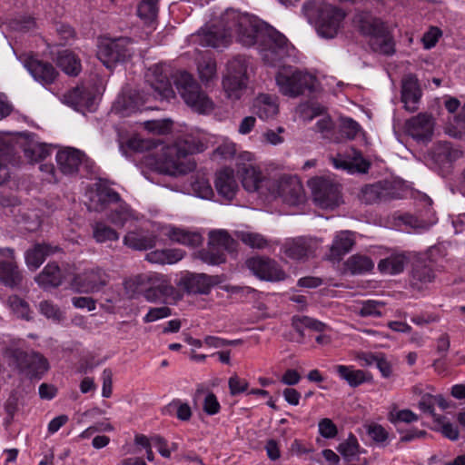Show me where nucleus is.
Instances as JSON below:
<instances>
[{"label":"nucleus","instance_id":"obj_1","mask_svg":"<svg viewBox=\"0 0 465 465\" xmlns=\"http://www.w3.org/2000/svg\"><path fill=\"white\" fill-rule=\"evenodd\" d=\"M265 27L268 25L257 17L231 9L222 15L219 25L201 32L200 44L218 48L227 45L234 37L242 45L252 46L260 39Z\"/></svg>","mask_w":465,"mask_h":465},{"label":"nucleus","instance_id":"obj_2","mask_svg":"<svg viewBox=\"0 0 465 465\" xmlns=\"http://www.w3.org/2000/svg\"><path fill=\"white\" fill-rule=\"evenodd\" d=\"M205 148V144L198 138L186 134L178 137L171 144L162 146L154 163H149V164L163 174L171 176L185 174L195 168V163L188 159V156L202 153Z\"/></svg>","mask_w":465,"mask_h":465},{"label":"nucleus","instance_id":"obj_3","mask_svg":"<svg viewBox=\"0 0 465 465\" xmlns=\"http://www.w3.org/2000/svg\"><path fill=\"white\" fill-rule=\"evenodd\" d=\"M302 10L308 22L315 26L318 35L323 38L335 37L346 16L342 8L320 0L305 1Z\"/></svg>","mask_w":465,"mask_h":465},{"label":"nucleus","instance_id":"obj_4","mask_svg":"<svg viewBox=\"0 0 465 465\" xmlns=\"http://www.w3.org/2000/svg\"><path fill=\"white\" fill-rule=\"evenodd\" d=\"M174 84L184 103L193 111L206 114L214 109L212 99L187 72L179 73L175 77Z\"/></svg>","mask_w":465,"mask_h":465},{"label":"nucleus","instance_id":"obj_5","mask_svg":"<svg viewBox=\"0 0 465 465\" xmlns=\"http://www.w3.org/2000/svg\"><path fill=\"white\" fill-rule=\"evenodd\" d=\"M262 61L275 66L289 54L291 45L288 39L272 26L263 28L260 39L256 43Z\"/></svg>","mask_w":465,"mask_h":465},{"label":"nucleus","instance_id":"obj_6","mask_svg":"<svg viewBox=\"0 0 465 465\" xmlns=\"http://www.w3.org/2000/svg\"><path fill=\"white\" fill-rule=\"evenodd\" d=\"M4 356L9 365H14L20 373L29 379H41L48 370V362L41 354L26 352L18 348H6Z\"/></svg>","mask_w":465,"mask_h":465},{"label":"nucleus","instance_id":"obj_7","mask_svg":"<svg viewBox=\"0 0 465 465\" xmlns=\"http://www.w3.org/2000/svg\"><path fill=\"white\" fill-rule=\"evenodd\" d=\"M276 84L282 94L297 97L306 90L312 91L316 79L311 74L291 67L282 68L275 76Z\"/></svg>","mask_w":465,"mask_h":465},{"label":"nucleus","instance_id":"obj_8","mask_svg":"<svg viewBox=\"0 0 465 465\" xmlns=\"http://www.w3.org/2000/svg\"><path fill=\"white\" fill-rule=\"evenodd\" d=\"M237 242L224 230L212 231L209 232V247L199 252V258L208 264L218 265L225 262L223 250L233 252Z\"/></svg>","mask_w":465,"mask_h":465},{"label":"nucleus","instance_id":"obj_9","mask_svg":"<svg viewBox=\"0 0 465 465\" xmlns=\"http://www.w3.org/2000/svg\"><path fill=\"white\" fill-rule=\"evenodd\" d=\"M134 54L132 43L128 38L104 40L97 51L98 59L110 70L117 64L124 63Z\"/></svg>","mask_w":465,"mask_h":465},{"label":"nucleus","instance_id":"obj_10","mask_svg":"<svg viewBox=\"0 0 465 465\" xmlns=\"http://www.w3.org/2000/svg\"><path fill=\"white\" fill-rule=\"evenodd\" d=\"M315 203L323 209H333L341 201L339 185L331 179L316 176L308 181Z\"/></svg>","mask_w":465,"mask_h":465},{"label":"nucleus","instance_id":"obj_11","mask_svg":"<svg viewBox=\"0 0 465 465\" xmlns=\"http://www.w3.org/2000/svg\"><path fill=\"white\" fill-rule=\"evenodd\" d=\"M247 268L260 280L281 282L287 278V273L273 259L265 256H254L246 261Z\"/></svg>","mask_w":465,"mask_h":465},{"label":"nucleus","instance_id":"obj_12","mask_svg":"<svg viewBox=\"0 0 465 465\" xmlns=\"http://www.w3.org/2000/svg\"><path fill=\"white\" fill-rule=\"evenodd\" d=\"M145 81L151 86L152 95L158 100H169L174 96L166 68L163 64H154L148 68Z\"/></svg>","mask_w":465,"mask_h":465},{"label":"nucleus","instance_id":"obj_13","mask_svg":"<svg viewBox=\"0 0 465 465\" xmlns=\"http://www.w3.org/2000/svg\"><path fill=\"white\" fill-rule=\"evenodd\" d=\"M109 274L100 267H90L76 274L73 285L82 292H99L109 282Z\"/></svg>","mask_w":465,"mask_h":465},{"label":"nucleus","instance_id":"obj_14","mask_svg":"<svg viewBox=\"0 0 465 465\" xmlns=\"http://www.w3.org/2000/svg\"><path fill=\"white\" fill-rule=\"evenodd\" d=\"M331 161L336 169L347 171L349 173H366L371 167V163L354 148H351L345 154L331 156Z\"/></svg>","mask_w":465,"mask_h":465},{"label":"nucleus","instance_id":"obj_15","mask_svg":"<svg viewBox=\"0 0 465 465\" xmlns=\"http://www.w3.org/2000/svg\"><path fill=\"white\" fill-rule=\"evenodd\" d=\"M144 297L149 302H176L181 299L180 292L165 279L155 278L153 284L144 291Z\"/></svg>","mask_w":465,"mask_h":465},{"label":"nucleus","instance_id":"obj_16","mask_svg":"<svg viewBox=\"0 0 465 465\" xmlns=\"http://www.w3.org/2000/svg\"><path fill=\"white\" fill-rule=\"evenodd\" d=\"M217 283V276H209L204 273H189L181 278L178 285L187 293L208 294L212 287Z\"/></svg>","mask_w":465,"mask_h":465},{"label":"nucleus","instance_id":"obj_17","mask_svg":"<svg viewBox=\"0 0 465 465\" xmlns=\"http://www.w3.org/2000/svg\"><path fill=\"white\" fill-rule=\"evenodd\" d=\"M214 187L220 197L232 201L239 191V183L232 168H222L215 173Z\"/></svg>","mask_w":465,"mask_h":465},{"label":"nucleus","instance_id":"obj_18","mask_svg":"<svg viewBox=\"0 0 465 465\" xmlns=\"http://www.w3.org/2000/svg\"><path fill=\"white\" fill-rule=\"evenodd\" d=\"M23 64L34 79L43 85L53 84L58 76L56 69L48 62L28 56Z\"/></svg>","mask_w":465,"mask_h":465},{"label":"nucleus","instance_id":"obj_19","mask_svg":"<svg viewBox=\"0 0 465 465\" xmlns=\"http://www.w3.org/2000/svg\"><path fill=\"white\" fill-rule=\"evenodd\" d=\"M278 194L290 205H298L305 200L303 186L296 176L282 178L278 184Z\"/></svg>","mask_w":465,"mask_h":465},{"label":"nucleus","instance_id":"obj_20","mask_svg":"<svg viewBox=\"0 0 465 465\" xmlns=\"http://www.w3.org/2000/svg\"><path fill=\"white\" fill-rule=\"evenodd\" d=\"M316 247L317 242L313 239L297 237L286 240L282 250L287 257L293 260H302L312 256Z\"/></svg>","mask_w":465,"mask_h":465},{"label":"nucleus","instance_id":"obj_21","mask_svg":"<svg viewBox=\"0 0 465 465\" xmlns=\"http://www.w3.org/2000/svg\"><path fill=\"white\" fill-rule=\"evenodd\" d=\"M406 132L419 142L430 141L433 134V121L430 115L420 114L406 123Z\"/></svg>","mask_w":465,"mask_h":465},{"label":"nucleus","instance_id":"obj_22","mask_svg":"<svg viewBox=\"0 0 465 465\" xmlns=\"http://www.w3.org/2000/svg\"><path fill=\"white\" fill-rule=\"evenodd\" d=\"M421 97V90L417 77L409 74L401 81V102L410 112L418 110V104Z\"/></svg>","mask_w":465,"mask_h":465},{"label":"nucleus","instance_id":"obj_23","mask_svg":"<svg viewBox=\"0 0 465 465\" xmlns=\"http://www.w3.org/2000/svg\"><path fill=\"white\" fill-rule=\"evenodd\" d=\"M85 155L74 148H65L56 153V163L59 170L67 175L75 174L79 166L84 163Z\"/></svg>","mask_w":465,"mask_h":465},{"label":"nucleus","instance_id":"obj_24","mask_svg":"<svg viewBox=\"0 0 465 465\" xmlns=\"http://www.w3.org/2000/svg\"><path fill=\"white\" fill-rule=\"evenodd\" d=\"M252 111L263 120L275 117L279 113L277 98L266 94H259L253 100Z\"/></svg>","mask_w":465,"mask_h":465},{"label":"nucleus","instance_id":"obj_25","mask_svg":"<svg viewBox=\"0 0 465 465\" xmlns=\"http://www.w3.org/2000/svg\"><path fill=\"white\" fill-rule=\"evenodd\" d=\"M60 251L58 246L48 243H36L25 252V262L32 270L38 269L46 257Z\"/></svg>","mask_w":465,"mask_h":465},{"label":"nucleus","instance_id":"obj_26","mask_svg":"<svg viewBox=\"0 0 465 465\" xmlns=\"http://www.w3.org/2000/svg\"><path fill=\"white\" fill-rule=\"evenodd\" d=\"M238 173L242 177V184L248 192H256L263 180L259 168L251 163H244L238 165Z\"/></svg>","mask_w":465,"mask_h":465},{"label":"nucleus","instance_id":"obj_27","mask_svg":"<svg viewBox=\"0 0 465 465\" xmlns=\"http://www.w3.org/2000/svg\"><path fill=\"white\" fill-rule=\"evenodd\" d=\"M163 232L172 242L187 246H198L203 241L201 234L174 226H165Z\"/></svg>","mask_w":465,"mask_h":465},{"label":"nucleus","instance_id":"obj_28","mask_svg":"<svg viewBox=\"0 0 465 465\" xmlns=\"http://www.w3.org/2000/svg\"><path fill=\"white\" fill-rule=\"evenodd\" d=\"M355 233L351 231H341L336 234L330 249L331 257L340 260L348 253L355 244Z\"/></svg>","mask_w":465,"mask_h":465},{"label":"nucleus","instance_id":"obj_29","mask_svg":"<svg viewBox=\"0 0 465 465\" xmlns=\"http://www.w3.org/2000/svg\"><path fill=\"white\" fill-rule=\"evenodd\" d=\"M35 281L45 289L58 287L63 282V273L55 262H49L35 277Z\"/></svg>","mask_w":465,"mask_h":465},{"label":"nucleus","instance_id":"obj_30","mask_svg":"<svg viewBox=\"0 0 465 465\" xmlns=\"http://www.w3.org/2000/svg\"><path fill=\"white\" fill-rule=\"evenodd\" d=\"M124 243L131 249L144 251L155 246L156 237L142 231H133L124 237Z\"/></svg>","mask_w":465,"mask_h":465},{"label":"nucleus","instance_id":"obj_31","mask_svg":"<svg viewBox=\"0 0 465 465\" xmlns=\"http://www.w3.org/2000/svg\"><path fill=\"white\" fill-rule=\"evenodd\" d=\"M23 275L15 261L0 262V282L14 288L22 283Z\"/></svg>","mask_w":465,"mask_h":465},{"label":"nucleus","instance_id":"obj_32","mask_svg":"<svg viewBox=\"0 0 465 465\" xmlns=\"http://www.w3.org/2000/svg\"><path fill=\"white\" fill-rule=\"evenodd\" d=\"M433 270L421 262H417L411 271V284L417 290L423 289L428 283L434 281Z\"/></svg>","mask_w":465,"mask_h":465},{"label":"nucleus","instance_id":"obj_33","mask_svg":"<svg viewBox=\"0 0 465 465\" xmlns=\"http://www.w3.org/2000/svg\"><path fill=\"white\" fill-rule=\"evenodd\" d=\"M56 64L64 73L71 76L78 75L82 70L80 59L70 50L59 52Z\"/></svg>","mask_w":465,"mask_h":465},{"label":"nucleus","instance_id":"obj_34","mask_svg":"<svg viewBox=\"0 0 465 465\" xmlns=\"http://www.w3.org/2000/svg\"><path fill=\"white\" fill-rule=\"evenodd\" d=\"M408 258L403 253H394L381 259L378 263V270L384 274H398L403 272Z\"/></svg>","mask_w":465,"mask_h":465},{"label":"nucleus","instance_id":"obj_35","mask_svg":"<svg viewBox=\"0 0 465 465\" xmlns=\"http://www.w3.org/2000/svg\"><path fill=\"white\" fill-rule=\"evenodd\" d=\"M370 46L375 53L392 55L395 53V44L387 27L384 32L370 39Z\"/></svg>","mask_w":465,"mask_h":465},{"label":"nucleus","instance_id":"obj_36","mask_svg":"<svg viewBox=\"0 0 465 465\" xmlns=\"http://www.w3.org/2000/svg\"><path fill=\"white\" fill-rule=\"evenodd\" d=\"M184 256L180 249L155 250L146 254V260L152 263L172 264L181 261Z\"/></svg>","mask_w":465,"mask_h":465},{"label":"nucleus","instance_id":"obj_37","mask_svg":"<svg viewBox=\"0 0 465 465\" xmlns=\"http://www.w3.org/2000/svg\"><path fill=\"white\" fill-rule=\"evenodd\" d=\"M345 268L351 274H363L374 268L373 261L366 255L356 253L347 259Z\"/></svg>","mask_w":465,"mask_h":465},{"label":"nucleus","instance_id":"obj_38","mask_svg":"<svg viewBox=\"0 0 465 465\" xmlns=\"http://www.w3.org/2000/svg\"><path fill=\"white\" fill-rule=\"evenodd\" d=\"M432 156L437 163H446L460 158L462 152L453 148L450 143H438L433 148Z\"/></svg>","mask_w":465,"mask_h":465},{"label":"nucleus","instance_id":"obj_39","mask_svg":"<svg viewBox=\"0 0 465 465\" xmlns=\"http://www.w3.org/2000/svg\"><path fill=\"white\" fill-rule=\"evenodd\" d=\"M64 102L78 109L79 107H90L93 104L91 94L83 86H77L64 95Z\"/></svg>","mask_w":465,"mask_h":465},{"label":"nucleus","instance_id":"obj_40","mask_svg":"<svg viewBox=\"0 0 465 465\" xmlns=\"http://www.w3.org/2000/svg\"><path fill=\"white\" fill-rule=\"evenodd\" d=\"M358 27L360 32L364 35L370 36V39L384 32L386 28L382 21L369 15L360 16Z\"/></svg>","mask_w":465,"mask_h":465},{"label":"nucleus","instance_id":"obj_41","mask_svg":"<svg viewBox=\"0 0 465 465\" xmlns=\"http://www.w3.org/2000/svg\"><path fill=\"white\" fill-rule=\"evenodd\" d=\"M334 369L339 376L346 381L351 387H357L367 381L363 371L353 370L351 366L336 365Z\"/></svg>","mask_w":465,"mask_h":465},{"label":"nucleus","instance_id":"obj_42","mask_svg":"<svg viewBox=\"0 0 465 465\" xmlns=\"http://www.w3.org/2000/svg\"><path fill=\"white\" fill-rule=\"evenodd\" d=\"M246 79L236 76H224L223 86L229 98L239 99L246 87Z\"/></svg>","mask_w":465,"mask_h":465},{"label":"nucleus","instance_id":"obj_43","mask_svg":"<svg viewBox=\"0 0 465 465\" xmlns=\"http://www.w3.org/2000/svg\"><path fill=\"white\" fill-rule=\"evenodd\" d=\"M92 228L93 236L97 242L103 243L119 239L117 232L104 222L95 223Z\"/></svg>","mask_w":465,"mask_h":465},{"label":"nucleus","instance_id":"obj_44","mask_svg":"<svg viewBox=\"0 0 465 465\" xmlns=\"http://www.w3.org/2000/svg\"><path fill=\"white\" fill-rule=\"evenodd\" d=\"M191 187L194 194L203 199H211L214 194L209 180L203 174L193 176Z\"/></svg>","mask_w":465,"mask_h":465},{"label":"nucleus","instance_id":"obj_45","mask_svg":"<svg viewBox=\"0 0 465 465\" xmlns=\"http://www.w3.org/2000/svg\"><path fill=\"white\" fill-rule=\"evenodd\" d=\"M160 0H141L137 14L146 24H152L157 17L158 3Z\"/></svg>","mask_w":465,"mask_h":465},{"label":"nucleus","instance_id":"obj_46","mask_svg":"<svg viewBox=\"0 0 465 465\" xmlns=\"http://www.w3.org/2000/svg\"><path fill=\"white\" fill-rule=\"evenodd\" d=\"M305 322H289L281 329L282 335L290 341L301 342L304 336Z\"/></svg>","mask_w":465,"mask_h":465},{"label":"nucleus","instance_id":"obj_47","mask_svg":"<svg viewBox=\"0 0 465 465\" xmlns=\"http://www.w3.org/2000/svg\"><path fill=\"white\" fill-rule=\"evenodd\" d=\"M237 237L251 248L264 249L269 245V241L257 232H240Z\"/></svg>","mask_w":465,"mask_h":465},{"label":"nucleus","instance_id":"obj_48","mask_svg":"<svg viewBox=\"0 0 465 465\" xmlns=\"http://www.w3.org/2000/svg\"><path fill=\"white\" fill-rule=\"evenodd\" d=\"M7 304L14 317L29 320L30 309L26 302L15 295L8 298Z\"/></svg>","mask_w":465,"mask_h":465},{"label":"nucleus","instance_id":"obj_49","mask_svg":"<svg viewBox=\"0 0 465 465\" xmlns=\"http://www.w3.org/2000/svg\"><path fill=\"white\" fill-rule=\"evenodd\" d=\"M133 218L132 211L126 205H120L108 214L110 223L118 227H124Z\"/></svg>","mask_w":465,"mask_h":465},{"label":"nucleus","instance_id":"obj_50","mask_svg":"<svg viewBox=\"0 0 465 465\" xmlns=\"http://www.w3.org/2000/svg\"><path fill=\"white\" fill-rule=\"evenodd\" d=\"M383 195V189L380 183L368 184L361 191V200L371 204L379 201Z\"/></svg>","mask_w":465,"mask_h":465},{"label":"nucleus","instance_id":"obj_51","mask_svg":"<svg viewBox=\"0 0 465 465\" xmlns=\"http://www.w3.org/2000/svg\"><path fill=\"white\" fill-rule=\"evenodd\" d=\"M96 197L101 205L100 208H96V211H103L107 204L118 203L121 199L117 192L108 187H100L97 190Z\"/></svg>","mask_w":465,"mask_h":465},{"label":"nucleus","instance_id":"obj_52","mask_svg":"<svg viewBox=\"0 0 465 465\" xmlns=\"http://www.w3.org/2000/svg\"><path fill=\"white\" fill-rule=\"evenodd\" d=\"M247 62L245 58L237 56L228 62L225 76H236L246 78Z\"/></svg>","mask_w":465,"mask_h":465},{"label":"nucleus","instance_id":"obj_53","mask_svg":"<svg viewBox=\"0 0 465 465\" xmlns=\"http://www.w3.org/2000/svg\"><path fill=\"white\" fill-rule=\"evenodd\" d=\"M198 71L201 80L208 83L216 75V64L211 58H204L199 63Z\"/></svg>","mask_w":465,"mask_h":465},{"label":"nucleus","instance_id":"obj_54","mask_svg":"<svg viewBox=\"0 0 465 465\" xmlns=\"http://www.w3.org/2000/svg\"><path fill=\"white\" fill-rule=\"evenodd\" d=\"M49 153V148L42 143H32L25 149V156L34 162L45 159Z\"/></svg>","mask_w":465,"mask_h":465},{"label":"nucleus","instance_id":"obj_55","mask_svg":"<svg viewBox=\"0 0 465 465\" xmlns=\"http://www.w3.org/2000/svg\"><path fill=\"white\" fill-rule=\"evenodd\" d=\"M358 441L355 436L351 435L349 439L341 442L338 448L339 452L348 460H351L357 455L359 450Z\"/></svg>","mask_w":465,"mask_h":465},{"label":"nucleus","instance_id":"obj_56","mask_svg":"<svg viewBox=\"0 0 465 465\" xmlns=\"http://www.w3.org/2000/svg\"><path fill=\"white\" fill-rule=\"evenodd\" d=\"M385 307L377 302H367L362 304L359 311L361 317H382Z\"/></svg>","mask_w":465,"mask_h":465},{"label":"nucleus","instance_id":"obj_57","mask_svg":"<svg viewBox=\"0 0 465 465\" xmlns=\"http://www.w3.org/2000/svg\"><path fill=\"white\" fill-rule=\"evenodd\" d=\"M40 313L47 319L59 320L63 316L62 311L50 301L39 303Z\"/></svg>","mask_w":465,"mask_h":465},{"label":"nucleus","instance_id":"obj_58","mask_svg":"<svg viewBox=\"0 0 465 465\" xmlns=\"http://www.w3.org/2000/svg\"><path fill=\"white\" fill-rule=\"evenodd\" d=\"M443 420L444 418L440 416L435 418V421L440 425L439 430L449 440H457L460 436L458 428L450 422H444Z\"/></svg>","mask_w":465,"mask_h":465},{"label":"nucleus","instance_id":"obj_59","mask_svg":"<svg viewBox=\"0 0 465 465\" xmlns=\"http://www.w3.org/2000/svg\"><path fill=\"white\" fill-rule=\"evenodd\" d=\"M390 420L396 424L397 422L411 423L418 420V416L410 410H401L397 411H391L390 413Z\"/></svg>","mask_w":465,"mask_h":465},{"label":"nucleus","instance_id":"obj_60","mask_svg":"<svg viewBox=\"0 0 465 465\" xmlns=\"http://www.w3.org/2000/svg\"><path fill=\"white\" fill-rule=\"evenodd\" d=\"M319 431H320V434L323 438H326V439H332L338 433L336 425L333 423V421L331 419H328V418H324L320 420Z\"/></svg>","mask_w":465,"mask_h":465},{"label":"nucleus","instance_id":"obj_61","mask_svg":"<svg viewBox=\"0 0 465 465\" xmlns=\"http://www.w3.org/2000/svg\"><path fill=\"white\" fill-rule=\"evenodd\" d=\"M116 108L123 113L129 114L138 108V104L130 95L124 94L118 97Z\"/></svg>","mask_w":465,"mask_h":465},{"label":"nucleus","instance_id":"obj_62","mask_svg":"<svg viewBox=\"0 0 465 465\" xmlns=\"http://www.w3.org/2000/svg\"><path fill=\"white\" fill-rule=\"evenodd\" d=\"M228 385L231 395L235 396L245 391L248 389L249 383L246 380L241 379L237 375H233L229 379Z\"/></svg>","mask_w":465,"mask_h":465},{"label":"nucleus","instance_id":"obj_63","mask_svg":"<svg viewBox=\"0 0 465 465\" xmlns=\"http://www.w3.org/2000/svg\"><path fill=\"white\" fill-rule=\"evenodd\" d=\"M368 435L377 443H382L388 439V432L379 424H371L367 429Z\"/></svg>","mask_w":465,"mask_h":465},{"label":"nucleus","instance_id":"obj_64","mask_svg":"<svg viewBox=\"0 0 465 465\" xmlns=\"http://www.w3.org/2000/svg\"><path fill=\"white\" fill-rule=\"evenodd\" d=\"M341 127V132L346 135L348 139L351 140L356 137L361 129L360 124L351 118L343 119Z\"/></svg>","mask_w":465,"mask_h":465}]
</instances>
